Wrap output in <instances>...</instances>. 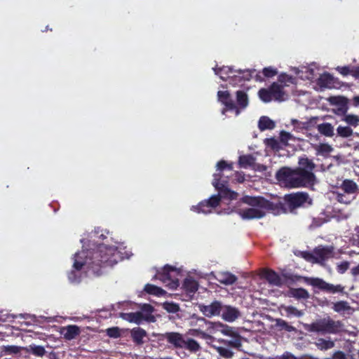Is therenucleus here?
<instances>
[{
    "label": "nucleus",
    "instance_id": "21",
    "mask_svg": "<svg viewBox=\"0 0 359 359\" xmlns=\"http://www.w3.org/2000/svg\"><path fill=\"white\" fill-rule=\"evenodd\" d=\"M270 88L274 100L282 102L287 99V95L283 90L282 85L273 83Z\"/></svg>",
    "mask_w": 359,
    "mask_h": 359
},
{
    "label": "nucleus",
    "instance_id": "26",
    "mask_svg": "<svg viewBox=\"0 0 359 359\" xmlns=\"http://www.w3.org/2000/svg\"><path fill=\"white\" fill-rule=\"evenodd\" d=\"M318 131L323 135L332 137L334 135V126L329 123H323L317 126Z\"/></svg>",
    "mask_w": 359,
    "mask_h": 359
},
{
    "label": "nucleus",
    "instance_id": "36",
    "mask_svg": "<svg viewBox=\"0 0 359 359\" xmlns=\"http://www.w3.org/2000/svg\"><path fill=\"white\" fill-rule=\"evenodd\" d=\"M1 350L5 354H18L22 350H25V347L15 345H7L3 346Z\"/></svg>",
    "mask_w": 359,
    "mask_h": 359
},
{
    "label": "nucleus",
    "instance_id": "11",
    "mask_svg": "<svg viewBox=\"0 0 359 359\" xmlns=\"http://www.w3.org/2000/svg\"><path fill=\"white\" fill-rule=\"evenodd\" d=\"M307 283L315 287L330 293L341 292L343 290L340 285H334L319 278H308Z\"/></svg>",
    "mask_w": 359,
    "mask_h": 359
},
{
    "label": "nucleus",
    "instance_id": "53",
    "mask_svg": "<svg viewBox=\"0 0 359 359\" xmlns=\"http://www.w3.org/2000/svg\"><path fill=\"white\" fill-rule=\"evenodd\" d=\"M335 99L337 100V98ZM337 100H339V103L341 104V106L337 109L338 114H344L346 111V108L345 107L346 100L341 97H339Z\"/></svg>",
    "mask_w": 359,
    "mask_h": 359
},
{
    "label": "nucleus",
    "instance_id": "41",
    "mask_svg": "<svg viewBox=\"0 0 359 359\" xmlns=\"http://www.w3.org/2000/svg\"><path fill=\"white\" fill-rule=\"evenodd\" d=\"M163 308L168 313H175L180 311V306L177 304L173 302H165Z\"/></svg>",
    "mask_w": 359,
    "mask_h": 359
},
{
    "label": "nucleus",
    "instance_id": "49",
    "mask_svg": "<svg viewBox=\"0 0 359 359\" xmlns=\"http://www.w3.org/2000/svg\"><path fill=\"white\" fill-rule=\"evenodd\" d=\"M262 72L264 76L268 78L273 77L278 74L277 69L272 67L264 68Z\"/></svg>",
    "mask_w": 359,
    "mask_h": 359
},
{
    "label": "nucleus",
    "instance_id": "4",
    "mask_svg": "<svg viewBox=\"0 0 359 359\" xmlns=\"http://www.w3.org/2000/svg\"><path fill=\"white\" fill-rule=\"evenodd\" d=\"M271 203L262 197L245 196L242 198L238 212L243 219L262 218L271 210Z\"/></svg>",
    "mask_w": 359,
    "mask_h": 359
},
{
    "label": "nucleus",
    "instance_id": "14",
    "mask_svg": "<svg viewBox=\"0 0 359 359\" xmlns=\"http://www.w3.org/2000/svg\"><path fill=\"white\" fill-rule=\"evenodd\" d=\"M226 345L236 348L241 346V336L229 326H226Z\"/></svg>",
    "mask_w": 359,
    "mask_h": 359
},
{
    "label": "nucleus",
    "instance_id": "58",
    "mask_svg": "<svg viewBox=\"0 0 359 359\" xmlns=\"http://www.w3.org/2000/svg\"><path fill=\"white\" fill-rule=\"evenodd\" d=\"M351 273L352 276L355 277L359 276V264L355 267H353L351 270Z\"/></svg>",
    "mask_w": 359,
    "mask_h": 359
},
{
    "label": "nucleus",
    "instance_id": "25",
    "mask_svg": "<svg viewBox=\"0 0 359 359\" xmlns=\"http://www.w3.org/2000/svg\"><path fill=\"white\" fill-rule=\"evenodd\" d=\"M318 84L320 88H331L333 87V77L328 73H324L318 78Z\"/></svg>",
    "mask_w": 359,
    "mask_h": 359
},
{
    "label": "nucleus",
    "instance_id": "32",
    "mask_svg": "<svg viewBox=\"0 0 359 359\" xmlns=\"http://www.w3.org/2000/svg\"><path fill=\"white\" fill-rule=\"evenodd\" d=\"M315 344L317 348L321 351H327L332 348L334 346V342L330 339H325L323 338H319L316 340Z\"/></svg>",
    "mask_w": 359,
    "mask_h": 359
},
{
    "label": "nucleus",
    "instance_id": "43",
    "mask_svg": "<svg viewBox=\"0 0 359 359\" xmlns=\"http://www.w3.org/2000/svg\"><path fill=\"white\" fill-rule=\"evenodd\" d=\"M336 199L341 203L349 204L353 199V196L350 195L344 194L341 193H336Z\"/></svg>",
    "mask_w": 359,
    "mask_h": 359
},
{
    "label": "nucleus",
    "instance_id": "33",
    "mask_svg": "<svg viewBox=\"0 0 359 359\" xmlns=\"http://www.w3.org/2000/svg\"><path fill=\"white\" fill-rule=\"evenodd\" d=\"M240 316L239 311L233 306H226V321L233 322Z\"/></svg>",
    "mask_w": 359,
    "mask_h": 359
},
{
    "label": "nucleus",
    "instance_id": "24",
    "mask_svg": "<svg viewBox=\"0 0 359 359\" xmlns=\"http://www.w3.org/2000/svg\"><path fill=\"white\" fill-rule=\"evenodd\" d=\"M313 148L315 149L317 156L324 157L328 156L334 150L333 147L327 143L313 144Z\"/></svg>",
    "mask_w": 359,
    "mask_h": 359
},
{
    "label": "nucleus",
    "instance_id": "20",
    "mask_svg": "<svg viewBox=\"0 0 359 359\" xmlns=\"http://www.w3.org/2000/svg\"><path fill=\"white\" fill-rule=\"evenodd\" d=\"M296 74L299 75V77L302 79L309 81H313L317 76L315 65H312L309 67H302L301 69H297Z\"/></svg>",
    "mask_w": 359,
    "mask_h": 359
},
{
    "label": "nucleus",
    "instance_id": "54",
    "mask_svg": "<svg viewBox=\"0 0 359 359\" xmlns=\"http://www.w3.org/2000/svg\"><path fill=\"white\" fill-rule=\"evenodd\" d=\"M337 70L341 73L342 75H348L352 72L348 67H338Z\"/></svg>",
    "mask_w": 359,
    "mask_h": 359
},
{
    "label": "nucleus",
    "instance_id": "64",
    "mask_svg": "<svg viewBox=\"0 0 359 359\" xmlns=\"http://www.w3.org/2000/svg\"><path fill=\"white\" fill-rule=\"evenodd\" d=\"M219 353L220 355L224 357V348H223V347L219 348Z\"/></svg>",
    "mask_w": 359,
    "mask_h": 359
},
{
    "label": "nucleus",
    "instance_id": "45",
    "mask_svg": "<svg viewBox=\"0 0 359 359\" xmlns=\"http://www.w3.org/2000/svg\"><path fill=\"white\" fill-rule=\"evenodd\" d=\"M350 309L348 304L346 302H338L334 304L333 309L336 312H342L347 311Z\"/></svg>",
    "mask_w": 359,
    "mask_h": 359
},
{
    "label": "nucleus",
    "instance_id": "29",
    "mask_svg": "<svg viewBox=\"0 0 359 359\" xmlns=\"http://www.w3.org/2000/svg\"><path fill=\"white\" fill-rule=\"evenodd\" d=\"M275 122L268 116H263L260 117L258 122V128L261 131L272 130L275 128Z\"/></svg>",
    "mask_w": 359,
    "mask_h": 359
},
{
    "label": "nucleus",
    "instance_id": "44",
    "mask_svg": "<svg viewBox=\"0 0 359 359\" xmlns=\"http://www.w3.org/2000/svg\"><path fill=\"white\" fill-rule=\"evenodd\" d=\"M276 325L278 327H280V328H282L287 332L295 331V328L293 326L289 325L285 320L278 318V319H276Z\"/></svg>",
    "mask_w": 359,
    "mask_h": 359
},
{
    "label": "nucleus",
    "instance_id": "50",
    "mask_svg": "<svg viewBox=\"0 0 359 359\" xmlns=\"http://www.w3.org/2000/svg\"><path fill=\"white\" fill-rule=\"evenodd\" d=\"M349 267V262L347 261L342 262L337 264V269L339 273H345Z\"/></svg>",
    "mask_w": 359,
    "mask_h": 359
},
{
    "label": "nucleus",
    "instance_id": "13",
    "mask_svg": "<svg viewBox=\"0 0 359 359\" xmlns=\"http://www.w3.org/2000/svg\"><path fill=\"white\" fill-rule=\"evenodd\" d=\"M238 278L231 272L226 271V292L234 296L238 295L236 290H241L242 287L238 285Z\"/></svg>",
    "mask_w": 359,
    "mask_h": 359
},
{
    "label": "nucleus",
    "instance_id": "5",
    "mask_svg": "<svg viewBox=\"0 0 359 359\" xmlns=\"http://www.w3.org/2000/svg\"><path fill=\"white\" fill-rule=\"evenodd\" d=\"M158 340L166 341L170 347L173 348H184L191 353H196L201 349L197 341L192 338L185 339L182 334L177 332H167L158 334Z\"/></svg>",
    "mask_w": 359,
    "mask_h": 359
},
{
    "label": "nucleus",
    "instance_id": "22",
    "mask_svg": "<svg viewBox=\"0 0 359 359\" xmlns=\"http://www.w3.org/2000/svg\"><path fill=\"white\" fill-rule=\"evenodd\" d=\"M342 329V323L330 318H326L325 334H336Z\"/></svg>",
    "mask_w": 359,
    "mask_h": 359
},
{
    "label": "nucleus",
    "instance_id": "28",
    "mask_svg": "<svg viewBox=\"0 0 359 359\" xmlns=\"http://www.w3.org/2000/svg\"><path fill=\"white\" fill-rule=\"evenodd\" d=\"M239 164L241 168H255V158L252 155H243L239 157Z\"/></svg>",
    "mask_w": 359,
    "mask_h": 359
},
{
    "label": "nucleus",
    "instance_id": "2",
    "mask_svg": "<svg viewBox=\"0 0 359 359\" xmlns=\"http://www.w3.org/2000/svg\"><path fill=\"white\" fill-rule=\"evenodd\" d=\"M224 170V159H221L217 163V171L213 175L212 185L218 191V194L212 195L208 199L201 201L197 205H193L191 210L197 213H210L212 210L219 205L222 198L224 197V180L222 172Z\"/></svg>",
    "mask_w": 359,
    "mask_h": 359
},
{
    "label": "nucleus",
    "instance_id": "59",
    "mask_svg": "<svg viewBox=\"0 0 359 359\" xmlns=\"http://www.w3.org/2000/svg\"><path fill=\"white\" fill-rule=\"evenodd\" d=\"M278 359H297V358L293 355H292L289 353H285L283 355H282L280 358H278Z\"/></svg>",
    "mask_w": 359,
    "mask_h": 359
},
{
    "label": "nucleus",
    "instance_id": "61",
    "mask_svg": "<svg viewBox=\"0 0 359 359\" xmlns=\"http://www.w3.org/2000/svg\"><path fill=\"white\" fill-rule=\"evenodd\" d=\"M254 169L259 171H264L266 170V167L263 165L256 164L255 168Z\"/></svg>",
    "mask_w": 359,
    "mask_h": 359
},
{
    "label": "nucleus",
    "instance_id": "9",
    "mask_svg": "<svg viewBox=\"0 0 359 359\" xmlns=\"http://www.w3.org/2000/svg\"><path fill=\"white\" fill-rule=\"evenodd\" d=\"M284 200L290 211L304 206L305 204H311V199L309 194L305 192H297L290 194H286L284 196Z\"/></svg>",
    "mask_w": 359,
    "mask_h": 359
},
{
    "label": "nucleus",
    "instance_id": "38",
    "mask_svg": "<svg viewBox=\"0 0 359 359\" xmlns=\"http://www.w3.org/2000/svg\"><path fill=\"white\" fill-rule=\"evenodd\" d=\"M299 163L301 166V168L298 169L299 170L312 172L315 167L314 163L308 158H301Z\"/></svg>",
    "mask_w": 359,
    "mask_h": 359
},
{
    "label": "nucleus",
    "instance_id": "12",
    "mask_svg": "<svg viewBox=\"0 0 359 359\" xmlns=\"http://www.w3.org/2000/svg\"><path fill=\"white\" fill-rule=\"evenodd\" d=\"M121 317L126 321L135 323L137 325H140L143 320L148 322L155 321V317L154 316H144L141 311L121 313Z\"/></svg>",
    "mask_w": 359,
    "mask_h": 359
},
{
    "label": "nucleus",
    "instance_id": "30",
    "mask_svg": "<svg viewBox=\"0 0 359 359\" xmlns=\"http://www.w3.org/2000/svg\"><path fill=\"white\" fill-rule=\"evenodd\" d=\"M281 311L285 313L287 318L291 317H302L304 313L303 311L298 310L296 307L292 306H282Z\"/></svg>",
    "mask_w": 359,
    "mask_h": 359
},
{
    "label": "nucleus",
    "instance_id": "34",
    "mask_svg": "<svg viewBox=\"0 0 359 359\" xmlns=\"http://www.w3.org/2000/svg\"><path fill=\"white\" fill-rule=\"evenodd\" d=\"M144 290L147 293L158 297L162 296L165 293V291L162 288L149 283L145 285Z\"/></svg>",
    "mask_w": 359,
    "mask_h": 359
},
{
    "label": "nucleus",
    "instance_id": "55",
    "mask_svg": "<svg viewBox=\"0 0 359 359\" xmlns=\"http://www.w3.org/2000/svg\"><path fill=\"white\" fill-rule=\"evenodd\" d=\"M332 359H346V355L342 351H337L334 353Z\"/></svg>",
    "mask_w": 359,
    "mask_h": 359
},
{
    "label": "nucleus",
    "instance_id": "56",
    "mask_svg": "<svg viewBox=\"0 0 359 359\" xmlns=\"http://www.w3.org/2000/svg\"><path fill=\"white\" fill-rule=\"evenodd\" d=\"M212 69H213L215 74L219 75L221 79H222V80L224 79L222 76L223 67H213Z\"/></svg>",
    "mask_w": 359,
    "mask_h": 359
},
{
    "label": "nucleus",
    "instance_id": "19",
    "mask_svg": "<svg viewBox=\"0 0 359 359\" xmlns=\"http://www.w3.org/2000/svg\"><path fill=\"white\" fill-rule=\"evenodd\" d=\"M81 333V330L79 326L76 325H67L62 328L61 334H63L64 338L66 340H72L79 336Z\"/></svg>",
    "mask_w": 359,
    "mask_h": 359
},
{
    "label": "nucleus",
    "instance_id": "10",
    "mask_svg": "<svg viewBox=\"0 0 359 359\" xmlns=\"http://www.w3.org/2000/svg\"><path fill=\"white\" fill-rule=\"evenodd\" d=\"M179 270L168 264L165 265L161 271H158L155 278L159 279L164 283H172L174 285H178V279L177 276L179 275Z\"/></svg>",
    "mask_w": 359,
    "mask_h": 359
},
{
    "label": "nucleus",
    "instance_id": "47",
    "mask_svg": "<svg viewBox=\"0 0 359 359\" xmlns=\"http://www.w3.org/2000/svg\"><path fill=\"white\" fill-rule=\"evenodd\" d=\"M280 139L281 142L284 144H287L289 141L295 140L296 138L291 133L285 131H282L280 133Z\"/></svg>",
    "mask_w": 359,
    "mask_h": 359
},
{
    "label": "nucleus",
    "instance_id": "51",
    "mask_svg": "<svg viewBox=\"0 0 359 359\" xmlns=\"http://www.w3.org/2000/svg\"><path fill=\"white\" fill-rule=\"evenodd\" d=\"M226 201L229 200L230 201H233L237 199L238 194L229 190L227 187H226Z\"/></svg>",
    "mask_w": 359,
    "mask_h": 359
},
{
    "label": "nucleus",
    "instance_id": "57",
    "mask_svg": "<svg viewBox=\"0 0 359 359\" xmlns=\"http://www.w3.org/2000/svg\"><path fill=\"white\" fill-rule=\"evenodd\" d=\"M217 96H218V100L221 103L224 104V91L219 90L217 93Z\"/></svg>",
    "mask_w": 359,
    "mask_h": 359
},
{
    "label": "nucleus",
    "instance_id": "35",
    "mask_svg": "<svg viewBox=\"0 0 359 359\" xmlns=\"http://www.w3.org/2000/svg\"><path fill=\"white\" fill-rule=\"evenodd\" d=\"M337 135L344 138L352 136L353 131L349 126H339L337 128Z\"/></svg>",
    "mask_w": 359,
    "mask_h": 359
},
{
    "label": "nucleus",
    "instance_id": "42",
    "mask_svg": "<svg viewBox=\"0 0 359 359\" xmlns=\"http://www.w3.org/2000/svg\"><path fill=\"white\" fill-rule=\"evenodd\" d=\"M291 124L294 127V130L297 132H302L308 126L306 122H302L297 119H292L291 121Z\"/></svg>",
    "mask_w": 359,
    "mask_h": 359
},
{
    "label": "nucleus",
    "instance_id": "6",
    "mask_svg": "<svg viewBox=\"0 0 359 359\" xmlns=\"http://www.w3.org/2000/svg\"><path fill=\"white\" fill-rule=\"evenodd\" d=\"M229 94L226 91V117H236L248 105L247 94L241 90L236 92V103L229 99Z\"/></svg>",
    "mask_w": 359,
    "mask_h": 359
},
{
    "label": "nucleus",
    "instance_id": "8",
    "mask_svg": "<svg viewBox=\"0 0 359 359\" xmlns=\"http://www.w3.org/2000/svg\"><path fill=\"white\" fill-rule=\"evenodd\" d=\"M253 74H255L258 80L259 76L256 74L255 69L242 71L241 69H234L231 67H228L227 69H226V82H228L232 86L238 85L243 81L250 80L253 77Z\"/></svg>",
    "mask_w": 359,
    "mask_h": 359
},
{
    "label": "nucleus",
    "instance_id": "48",
    "mask_svg": "<svg viewBox=\"0 0 359 359\" xmlns=\"http://www.w3.org/2000/svg\"><path fill=\"white\" fill-rule=\"evenodd\" d=\"M278 81L286 86L287 83H293L294 79L286 74H281L278 76Z\"/></svg>",
    "mask_w": 359,
    "mask_h": 359
},
{
    "label": "nucleus",
    "instance_id": "63",
    "mask_svg": "<svg viewBox=\"0 0 359 359\" xmlns=\"http://www.w3.org/2000/svg\"><path fill=\"white\" fill-rule=\"evenodd\" d=\"M232 354H233V353H232V352H231V351H229V350H227V349L226 348V353H225L226 358H231V355H232Z\"/></svg>",
    "mask_w": 359,
    "mask_h": 359
},
{
    "label": "nucleus",
    "instance_id": "39",
    "mask_svg": "<svg viewBox=\"0 0 359 359\" xmlns=\"http://www.w3.org/2000/svg\"><path fill=\"white\" fill-rule=\"evenodd\" d=\"M342 120L350 126L356 127L359 125V117L354 114H346Z\"/></svg>",
    "mask_w": 359,
    "mask_h": 359
},
{
    "label": "nucleus",
    "instance_id": "46",
    "mask_svg": "<svg viewBox=\"0 0 359 359\" xmlns=\"http://www.w3.org/2000/svg\"><path fill=\"white\" fill-rule=\"evenodd\" d=\"M107 335L111 338L117 339L121 337V331L118 327H112L107 329Z\"/></svg>",
    "mask_w": 359,
    "mask_h": 359
},
{
    "label": "nucleus",
    "instance_id": "40",
    "mask_svg": "<svg viewBox=\"0 0 359 359\" xmlns=\"http://www.w3.org/2000/svg\"><path fill=\"white\" fill-rule=\"evenodd\" d=\"M291 294L292 297L297 299H306L309 297V292L303 288L292 290Z\"/></svg>",
    "mask_w": 359,
    "mask_h": 359
},
{
    "label": "nucleus",
    "instance_id": "7",
    "mask_svg": "<svg viewBox=\"0 0 359 359\" xmlns=\"http://www.w3.org/2000/svg\"><path fill=\"white\" fill-rule=\"evenodd\" d=\"M332 246H318L312 252H302V257L306 261L325 265V262L333 256Z\"/></svg>",
    "mask_w": 359,
    "mask_h": 359
},
{
    "label": "nucleus",
    "instance_id": "15",
    "mask_svg": "<svg viewBox=\"0 0 359 359\" xmlns=\"http://www.w3.org/2000/svg\"><path fill=\"white\" fill-rule=\"evenodd\" d=\"M198 309L207 317H212L219 314L222 305L219 302H213L210 305L198 304Z\"/></svg>",
    "mask_w": 359,
    "mask_h": 359
},
{
    "label": "nucleus",
    "instance_id": "16",
    "mask_svg": "<svg viewBox=\"0 0 359 359\" xmlns=\"http://www.w3.org/2000/svg\"><path fill=\"white\" fill-rule=\"evenodd\" d=\"M182 288L186 292V297L191 299L198 289V283L192 278H187L183 282Z\"/></svg>",
    "mask_w": 359,
    "mask_h": 359
},
{
    "label": "nucleus",
    "instance_id": "3",
    "mask_svg": "<svg viewBox=\"0 0 359 359\" xmlns=\"http://www.w3.org/2000/svg\"><path fill=\"white\" fill-rule=\"evenodd\" d=\"M276 177L282 185L288 188L313 185L316 181V177L312 172L292 170L288 168L280 169Z\"/></svg>",
    "mask_w": 359,
    "mask_h": 359
},
{
    "label": "nucleus",
    "instance_id": "17",
    "mask_svg": "<svg viewBox=\"0 0 359 359\" xmlns=\"http://www.w3.org/2000/svg\"><path fill=\"white\" fill-rule=\"evenodd\" d=\"M130 337L137 346H142L144 344V338L147 337L145 330L140 327L133 328L130 332Z\"/></svg>",
    "mask_w": 359,
    "mask_h": 359
},
{
    "label": "nucleus",
    "instance_id": "23",
    "mask_svg": "<svg viewBox=\"0 0 359 359\" xmlns=\"http://www.w3.org/2000/svg\"><path fill=\"white\" fill-rule=\"evenodd\" d=\"M263 276L271 285L280 286L283 284L282 278L274 271L266 270Z\"/></svg>",
    "mask_w": 359,
    "mask_h": 359
},
{
    "label": "nucleus",
    "instance_id": "18",
    "mask_svg": "<svg viewBox=\"0 0 359 359\" xmlns=\"http://www.w3.org/2000/svg\"><path fill=\"white\" fill-rule=\"evenodd\" d=\"M326 318L318 320L311 324L304 323V328L308 332L325 334Z\"/></svg>",
    "mask_w": 359,
    "mask_h": 359
},
{
    "label": "nucleus",
    "instance_id": "31",
    "mask_svg": "<svg viewBox=\"0 0 359 359\" xmlns=\"http://www.w3.org/2000/svg\"><path fill=\"white\" fill-rule=\"evenodd\" d=\"M25 351L27 353H31L35 356L42 357L46 351L43 346L36 345L34 344H30L28 347H25Z\"/></svg>",
    "mask_w": 359,
    "mask_h": 359
},
{
    "label": "nucleus",
    "instance_id": "52",
    "mask_svg": "<svg viewBox=\"0 0 359 359\" xmlns=\"http://www.w3.org/2000/svg\"><path fill=\"white\" fill-rule=\"evenodd\" d=\"M141 309L143 312L146 313L144 316H153L151 313L154 311V307L149 304H144L141 307Z\"/></svg>",
    "mask_w": 359,
    "mask_h": 359
},
{
    "label": "nucleus",
    "instance_id": "27",
    "mask_svg": "<svg viewBox=\"0 0 359 359\" xmlns=\"http://www.w3.org/2000/svg\"><path fill=\"white\" fill-rule=\"evenodd\" d=\"M341 189L347 195H352L355 194L358 189V185L355 182L351 180H345L343 181Z\"/></svg>",
    "mask_w": 359,
    "mask_h": 359
},
{
    "label": "nucleus",
    "instance_id": "1",
    "mask_svg": "<svg viewBox=\"0 0 359 359\" xmlns=\"http://www.w3.org/2000/svg\"><path fill=\"white\" fill-rule=\"evenodd\" d=\"M116 248L100 245L97 250H82L74 255L73 269L68 273L70 283L77 284L81 280V270L86 267L88 271H92L96 276L102 273L101 269L112 266L115 262L113 255Z\"/></svg>",
    "mask_w": 359,
    "mask_h": 359
},
{
    "label": "nucleus",
    "instance_id": "62",
    "mask_svg": "<svg viewBox=\"0 0 359 359\" xmlns=\"http://www.w3.org/2000/svg\"><path fill=\"white\" fill-rule=\"evenodd\" d=\"M353 102L355 106H359V97L358 96L354 97Z\"/></svg>",
    "mask_w": 359,
    "mask_h": 359
},
{
    "label": "nucleus",
    "instance_id": "37",
    "mask_svg": "<svg viewBox=\"0 0 359 359\" xmlns=\"http://www.w3.org/2000/svg\"><path fill=\"white\" fill-rule=\"evenodd\" d=\"M259 97L264 102H269L273 100L271 88L269 89L262 88L259 90Z\"/></svg>",
    "mask_w": 359,
    "mask_h": 359
},
{
    "label": "nucleus",
    "instance_id": "60",
    "mask_svg": "<svg viewBox=\"0 0 359 359\" xmlns=\"http://www.w3.org/2000/svg\"><path fill=\"white\" fill-rule=\"evenodd\" d=\"M236 177L238 182H242L245 180L244 175L241 172H236Z\"/></svg>",
    "mask_w": 359,
    "mask_h": 359
}]
</instances>
